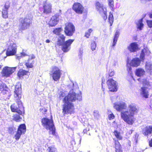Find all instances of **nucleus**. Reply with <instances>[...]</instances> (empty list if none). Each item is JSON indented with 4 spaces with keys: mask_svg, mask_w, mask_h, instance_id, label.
I'll return each instance as SVG.
<instances>
[{
    "mask_svg": "<svg viewBox=\"0 0 152 152\" xmlns=\"http://www.w3.org/2000/svg\"><path fill=\"white\" fill-rule=\"evenodd\" d=\"M127 69L129 73L130 74H131L132 72L131 70H132V67L129 64H128V63L127 62Z\"/></svg>",
    "mask_w": 152,
    "mask_h": 152,
    "instance_id": "nucleus-45",
    "label": "nucleus"
},
{
    "mask_svg": "<svg viewBox=\"0 0 152 152\" xmlns=\"http://www.w3.org/2000/svg\"><path fill=\"white\" fill-rule=\"evenodd\" d=\"M113 107L117 111H120L126 108L127 105L123 102H116L114 104Z\"/></svg>",
    "mask_w": 152,
    "mask_h": 152,
    "instance_id": "nucleus-13",
    "label": "nucleus"
},
{
    "mask_svg": "<svg viewBox=\"0 0 152 152\" xmlns=\"http://www.w3.org/2000/svg\"><path fill=\"white\" fill-rule=\"evenodd\" d=\"M137 137H138V136L137 135H135V138L136 139L137 138Z\"/></svg>",
    "mask_w": 152,
    "mask_h": 152,
    "instance_id": "nucleus-58",
    "label": "nucleus"
},
{
    "mask_svg": "<svg viewBox=\"0 0 152 152\" xmlns=\"http://www.w3.org/2000/svg\"><path fill=\"white\" fill-rule=\"evenodd\" d=\"M127 48L131 52H136L138 49V45L135 42L131 43L128 46Z\"/></svg>",
    "mask_w": 152,
    "mask_h": 152,
    "instance_id": "nucleus-21",
    "label": "nucleus"
},
{
    "mask_svg": "<svg viewBox=\"0 0 152 152\" xmlns=\"http://www.w3.org/2000/svg\"><path fill=\"white\" fill-rule=\"evenodd\" d=\"M42 126L47 129L49 130L53 135L55 134V128L52 120L43 118L42 120Z\"/></svg>",
    "mask_w": 152,
    "mask_h": 152,
    "instance_id": "nucleus-4",
    "label": "nucleus"
},
{
    "mask_svg": "<svg viewBox=\"0 0 152 152\" xmlns=\"http://www.w3.org/2000/svg\"><path fill=\"white\" fill-rule=\"evenodd\" d=\"M143 19L142 18L139 20L137 23V28L140 30H142L143 27V24L142 23Z\"/></svg>",
    "mask_w": 152,
    "mask_h": 152,
    "instance_id": "nucleus-30",
    "label": "nucleus"
},
{
    "mask_svg": "<svg viewBox=\"0 0 152 152\" xmlns=\"http://www.w3.org/2000/svg\"><path fill=\"white\" fill-rule=\"evenodd\" d=\"M150 17L151 18H152V13L150 14Z\"/></svg>",
    "mask_w": 152,
    "mask_h": 152,
    "instance_id": "nucleus-56",
    "label": "nucleus"
},
{
    "mask_svg": "<svg viewBox=\"0 0 152 152\" xmlns=\"http://www.w3.org/2000/svg\"><path fill=\"white\" fill-rule=\"evenodd\" d=\"M150 53V51L147 48H145L142 51L140 56V58L142 60H144L145 54L148 55Z\"/></svg>",
    "mask_w": 152,
    "mask_h": 152,
    "instance_id": "nucleus-28",
    "label": "nucleus"
},
{
    "mask_svg": "<svg viewBox=\"0 0 152 152\" xmlns=\"http://www.w3.org/2000/svg\"><path fill=\"white\" fill-rule=\"evenodd\" d=\"M9 131L11 132H12L14 130V128L12 127H10L9 128Z\"/></svg>",
    "mask_w": 152,
    "mask_h": 152,
    "instance_id": "nucleus-51",
    "label": "nucleus"
},
{
    "mask_svg": "<svg viewBox=\"0 0 152 152\" xmlns=\"http://www.w3.org/2000/svg\"><path fill=\"white\" fill-rule=\"evenodd\" d=\"M104 89L103 88V91H104Z\"/></svg>",
    "mask_w": 152,
    "mask_h": 152,
    "instance_id": "nucleus-60",
    "label": "nucleus"
},
{
    "mask_svg": "<svg viewBox=\"0 0 152 152\" xmlns=\"http://www.w3.org/2000/svg\"><path fill=\"white\" fill-rule=\"evenodd\" d=\"M27 56V54L24 52H22L18 54L16 56V58L17 59H19L21 57L25 56Z\"/></svg>",
    "mask_w": 152,
    "mask_h": 152,
    "instance_id": "nucleus-34",
    "label": "nucleus"
},
{
    "mask_svg": "<svg viewBox=\"0 0 152 152\" xmlns=\"http://www.w3.org/2000/svg\"><path fill=\"white\" fill-rule=\"evenodd\" d=\"M49 149V151L48 152H56L57 150L54 147H49L48 148Z\"/></svg>",
    "mask_w": 152,
    "mask_h": 152,
    "instance_id": "nucleus-43",
    "label": "nucleus"
},
{
    "mask_svg": "<svg viewBox=\"0 0 152 152\" xmlns=\"http://www.w3.org/2000/svg\"><path fill=\"white\" fill-rule=\"evenodd\" d=\"M73 9L77 13L80 14L83 12L84 7L80 4L77 3L74 4Z\"/></svg>",
    "mask_w": 152,
    "mask_h": 152,
    "instance_id": "nucleus-14",
    "label": "nucleus"
},
{
    "mask_svg": "<svg viewBox=\"0 0 152 152\" xmlns=\"http://www.w3.org/2000/svg\"><path fill=\"white\" fill-rule=\"evenodd\" d=\"M65 95L64 93H62L60 96V99H62V98L61 97L65 96Z\"/></svg>",
    "mask_w": 152,
    "mask_h": 152,
    "instance_id": "nucleus-48",
    "label": "nucleus"
},
{
    "mask_svg": "<svg viewBox=\"0 0 152 152\" xmlns=\"http://www.w3.org/2000/svg\"><path fill=\"white\" fill-rule=\"evenodd\" d=\"M138 80L142 84L143 86L147 87L148 88H151V84L148 79L144 78L141 80L140 79H138Z\"/></svg>",
    "mask_w": 152,
    "mask_h": 152,
    "instance_id": "nucleus-25",
    "label": "nucleus"
},
{
    "mask_svg": "<svg viewBox=\"0 0 152 152\" xmlns=\"http://www.w3.org/2000/svg\"><path fill=\"white\" fill-rule=\"evenodd\" d=\"M109 76L110 77H112L115 74L113 70L112 69H110L109 70Z\"/></svg>",
    "mask_w": 152,
    "mask_h": 152,
    "instance_id": "nucleus-46",
    "label": "nucleus"
},
{
    "mask_svg": "<svg viewBox=\"0 0 152 152\" xmlns=\"http://www.w3.org/2000/svg\"><path fill=\"white\" fill-rule=\"evenodd\" d=\"M35 57L34 55H32L29 56L28 60L26 61L25 65L28 68H32L33 67V64L34 63V61L33 59Z\"/></svg>",
    "mask_w": 152,
    "mask_h": 152,
    "instance_id": "nucleus-15",
    "label": "nucleus"
},
{
    "mask_svg": "<svg viewBox=\"0 0 152 152\" xmlns=\"http://www.w3.org/2000/svg\"><path fill=\"white\" fill-rule=\"evenodd\" d=\"M75 31L74 26L71 23H69L65 24L64 32L66 35L72 36Z\"/></svg>",
    "mask_w": 152,
    "mask_h": 152,
    "instance_id": "nucleus-9",
    "label": "nucleus"
},
{
    "mask_svg": "<svg viewBox=\"0 0 152 152\" xmlns=\"http://www.w3.org/2000/svg\"><path fill=\"white\" fill-rule=\"evenodd\" d=\"M2 66L1 65H0V69L1 68Z\"/></svg>",
    "mask_w": 152,
    "mask_h": 152,
    "instance_id": "nucleus-59",
    "label": "nucleus"
},
{
    "mask_svg": "<svg viewBox=\"0 0 152 152\" xmlns=\"http://www.w3.org/2000/svg\"><path fill=\"white\" fill-rule=\"evenodd\" d=\"M93 30L92 29L90 28L88 29V32L90 34V33Z\"/></svg>",
    "mask_w": 152,
    "mask_h": 152,
    "instance_id": "nucleus-54",
    "label": "nucleus"
},
{
    "mask_svg": "<svg viewBox=\"0 0 152 152\" xmlns=\"http://www.w3.org/2000/svg\"><path fill=\"white\" fill-rule=\"evenodd\" d=\"M107 83L110 91L115 92L117 91V85L115 81L112 79H109Z\"/></svg>",
    "mask_w": 152,
    "mask_h": 152,
    "instance_id": "nucleus-12",
    "label": "nucleus"
},
{
    "mask_svg": "<svg viewBox=\"0 0 152 152\" xmlns=\"http://www.w3.org/2000/svg\"><path fill=\"white\" fill-rule=\"evenodd\" d=\"M145 71L142 68H138L136 69L135 74L137 76H141L145 75Z\"/></svg>",
    "mask_w": 152,
    "mask_h": 152,
    "instance_id": "nucleus-26",
    "label": "nucleus"
},
{
    "mask_svg": "<svg viewBox=\"0 0 152 152\" xmlns=\"http://www.w3.org/2000/svg\"><path fill=\"white\" fill-rule=\"evenodd\" d=\"M114 134L116 137L119 140L122 139V137L121 136L120 133L117 131H115L114 132Z\"/></svg>",
    "mask_w": 152,
    "mask_h": 152,
    "instance_id": "nucleus-33",
    "label": "nucleus"
},
{
    "mask_svg": "<svg viewBox=\"0 0 152 152\" xmlns=\"http://www.w3.org/2000/svg\"><path fill=\"white\" fill-rule=\"evenodd\" d=\"M151 88L147 87L145 86H143L141 88L140 94L142 96L145 98H148L149 95L148 90Z\"/></svg>",
    "mask_w": 152,
    "mask_h": 152,
    "instance_id": "nucleus-18",
    "label": "nucleus"
},
{
    "mask_svg": "<svg viewBox=\"0 0 152 152\" xmlns=\"http://www.w3.org/2000/svg\"><path fill=\"white\" fill-rule=\"evenodd\" d=\"M9 7V2H7L3 9L2 12V16L3 18H6L8 17V13L7 10Z\"/></svg>",
    "mask_w": 152,
    "mask_h": 152,
    "instance_id": "nucleus-22",
    "label": "nucleus"
},
{
    "mask_svg": "<svg viewBox=\"0 0 152 152\" xmlns=\"http://www.w3.org/2000/svg\"><path fill=\"white\" fill-rule=\"evenodd\" d=\"M90 35V34L89 33L88 31L86 32L85 33V36L86 37H89V36Z\"/></svg>",
    "mask_w": 152,
    "mask_h": 152,
    "instance_id": "nucleus-50",
    "label": "nucleus"
},
{
    "mask_svg": "<svg viewBox=\"0 0 152 152\" xmlns=\"http://www.w3.org/2000/svg\"><path fill=\"white\" fill-rule=\"evenodd\" d=\"M15 68L6 66L2 71V76L6 77H9L15 71Z\"/></svg>",
    "mask_w": 152,
    "mask_h": 152,
    "instance_id": "nucleus-10",
    "label": "nucleus"
},
{
    "mask_svg": "<svg viewBox=\"0 0 152 152\" xmlns=\"http://www.w3.org/2000/svg\"><path fill=\"white\" fill-rule=\"evenodd\" d=\"M29 72L28 71H26L23 69H20L18 73V77L20 78L24 75H28Z\"/></svg>",
    "mask_w": 152,
    "mask_h": 152,
    "instance_id": "nucleus-27",
    "label": "nucleus"
},
{
    "mask_svg": "<svg viewBox=\"0 0 152 152\" xmlns=\"http://www.w3.org/2000/svg\"><path fill=\"white\" fill-rule=\"evenodd\" d=\"M149 144L150 147H152V139L151 140L149 141Z\"/></svg>",
    "mask_w": 152,
    "mask_h": 152,
    "instance_id": "nucleus-52",
    "label": "nucleus"
},
{
    "mask_svg": "<svg viewBox=\"0 0 152 152\" xmlns=\"http://www.w3.org/2000/svg\"><path fill=\"white\" fill-rule=\"evenodd\" d=\"M139 111V108L137 105L131 103L129 104L126 110L122 111L121 113L122 118L127 124L132 125L134 122V116Z\"/></svg>",
    "mask_w": 152,
    "mask_h": 152,
    "instance_id": "nucleus-2",
    "label": "nucleus"
},
{
    "mask_svg": "<svg viewBox=\"0 0 152 152\" xmlns=\"http://www.w3.org/2000/svg\"><path fill=\"white\" fill-rule=\"evenodd\" d=\"M105 11H104V12H102V13H100L102 15V16L104 19V20H105L107 19V10H105V13L104 12Z\"/></svg>",
    "mask_w": 152,
    "mask_h": 152,
    "instance_id": "nucleus-44",
    "label": "nucleus"
},
{
    "mask_svg": "<svg viewBox=\"0 0 152 152\" xmlns=\"http://www.w3.org/2000/svg\"><path fill=\"white\" fill-rule=\"evenodd\" d=\"M68 87L71 90L67 96H65L63 102L64 104L63 105V112L64 114L70 113L73 110L74 106L71 102H75L76 99L79 101L82 100L81 92L80 91L79 94L76 95L75 93L73 91L75 89L73 83H71Z\"/></svg>",
    "mask_w": 152,
    "mask_h": 152,
    "instance_id": "nucleus-1",
    "label": "nucleus"
},
{
    "mask_svg": "<svg viewBox=\"0 0 152 152\" xmlns=\"http://www.w3.org/2000/svg\"><path fill=\"white\" fill-rule=\"evenodd\" d=\"M142 133L146 136L151 134L152 133V125L147 126H145L143 129Z\"/></svg>",
    "mask_w": 152,
    "mask_h": 152,
    "instance_id": "nucleus-19",
    "label": "nucleus"
},
{
    "mask_svg": "<svg viewBox=\"0 0 152 152\" xmlns=\"http://www.w3.org/2000/svg\"><path fill=\"white\" fill-rule=\"evenodd\" d=\"M51 5L47 1L44 2L43 8V12L46 14L49 13L51 12Z\"/></svg>",
    "mask_w": 152,
    "mask_h": 152,
    "instance_id": "nucleus-17",
    "label": "nucleus"
},
{
    "mask_svg": "<svg viewBox=\"0 0 152 152\" xmlns=\"http://www.w3.org/2000/svg\"><path fill=\"white\" fill-rule=\"evenodd\" d=\"M147 23H148V26L150 28L152 27V20H147Z\"/></svg>",
    "mask_w": 152,
    "mask_h": 152,
    "instance_id": "nucleus-47",
    "label": "nucleus"
},
{
    "mask_svg": "<svg viewBox=\"0 0 152 152\" xmlns=\"http://www.w3.org/2000/svg\"><path fill=\"white\" fill-rule=\"evenodd\" d=\"M19 115L20 114L18 113L14 115V119L16 121L18 122L20 121V118Z\"/></svg>",
    "mask_w": 152,
    "mask_h": 152,
    "instance_id": "nucleus-36",
    "label": "nucleus"
},
{
    "mask_svg": "<svg viewBox=\"0 0 152 152\" xmlns=\"http://www.w3.org/2000/svg\"><path fill=\"white\" fill-rule=\"evenodd\" d=\"M18 105V107L20 109H19L18 107H17L15 105V104H13L11 106V109L12 111V112H16L18 113L19 114L21 115L23 114L24 113V110L23 107V108L22 107H19V105Z\"/></svg>",
    "mask_w": 152,
    "mask_h": 152,
    "instance_id": "nucleus-16",
    "label": "nucleus"
},
{
    "mask_svg": "<svg viewBox=\"0 0 152 152\" xmlns=\"http://www.w3.org/2000/svg\"><path fill=\"white\" fill-rule=\"evenodd\" d=\"M8 48L6 51L7 56L15 55L16 53L17 46L16 44L12 41L10 42L7 44Z\"/></svg>",
    "mask_w": 152,
    "mask_h": 152,
    "instance_id": "nucleus-7",
    "label": "nucleus"
},
{
    "mask_svg": "<svg viewBox=\"0 0 152 152\" xmlns=\"http://www.w3.org/2000/svg\"><path fill=\"white\" fill-rule=\"evenodd\" d=\"M6 85L2 82H0V90L1 91H3L6 87Z\"/></svg>",
    "mask_w": 152,
    "mask_h": 152,
    "instance_id": "nucleus-39",
    "label": "nucleus"
},
{
    "mask_svg": "<svg viewBox=\"0 0 152 152\" xmlns=\"http://www.w3.org/2000/svg\"><path fill=\"white\" fill-rule=\"evenodd\" d=\"M58 15H56L53 16L49 21V24L51 26H55L58 23Z\"/></svg>",
    "mask_w": 152,
    "mask_h": 152,
    "instance_id": "nucleus-23",
    "label": "nucleus"
},
{
    "mask_svg": "<svg viewBox=\"0 0 152 152\" xmlns=\"http://www.w3.org/2000/svg\"><path fill=\"white\" fill-rule=\"evenodd\" d=\"M50 74L55 81H57L60 79L61 73V71L58 67L54 66L52 68Z\"/></svg>",
    "mask_w": 152,
    "mask_h": 152,
    "instance_id": "nucleus-8",
    "label": "nucleus"
},
{
    "mask_svg": "<svg viewBox=\"0 0 152 152\" xmlns=\"http://www.w3.org/2000/svg\"><path fill=\"white\" fill-rule=\"evenodd\" d=\"M145 67L147 70H151L152 68V65L150 63H146Z\"/></svg>",
    "mask_w": 152,
    "mask_h": 152,
    "instance_id": "nucleus-42",
    "label": "nucleus"
},
{
    "mask_svg": "<svg viewBox=\"0 0 152 152\" xmlns=\"http://www.w3.org/2000/svg\"><path fill=\"white\" fill-rule=\"evenodd\" d=\"M140 62L141 60L139 58H135L131 61L129 65L133 67H137L140 65Z\"/></svg>",
    "mask_w": 152,
    "mask_h": 152,
    "instance_id": "nucleus-24",
    "label": "nucleus"
},
{
    "mask_svg": "<svg viewBox=\"0 0 152 152\" xmlns=\"http://www.w3.org/2000/svg\"><path fill=\"white\" fill-rule=\"evenodd\" d=\"M62 31V29L61 28H58L55 29L53 30V32L54 34H55L57 35H59L60 34H61L60 32Z\"/></svg>",
    "mask_w": 152,
    "mask_h": 152,
    "instance_id": "nucleus-32",
    "label": "nucleus"
},
{
    "mask_svg": "<svg viewBox=\"0 0 152 152\" xmlns=\"http://www.w3.org/2000/svg\"><path fill=\"white\" fill-rule=\"evenodd\" d=\"M32 19L26 17L24 18H21L19 20V28L25 30L28 28L32 24Z\"/></svg>",
    "mask_w": 152,
    "mask_h": 152,
    "instance_id": "nucleus-5",
    "label": "nucleus"
},
{
    "mask_svg": "<svg viewBox=\"0 0 152 152\" xmlns=\"http://www.w3.org/2000/svg\"><path fill=\"white\" fill-rule=\"evenodd\" d=\"M60 39H58L57 44L59 46H61V50L64 53L68 52L71 48V45L74 41V39H69L65 42V37L64 35L61 34L59 35Z\"/></svg>",
    "mask_w": 152,
    "mask_h": 152,
    "instance_id": "nucleus-3",
    "label": "nucleus"
},
{
    "mask_svg": "<svg viewBox=\"0 0 152 152\" xmlns=\"http://www.w3.org/2000/svg\"><path fill=\"white\" fill-rule=\"evenodd\" d=\"M109 22L110 23V26H111L113 24L114 18L112 13L111 12H110V14L108 17Z\"/></svg>",
    "mask_w": 152,
    "mask_h": 152,
    "instance_id": "nucleus-31",
    "label": "nucleus"
},
{
    "mask_svg": "<svg viewBox=\"0 0 152 152\" xmlns=\"http://www.w3.org/2000/svg\"><path fill=\"white\" fill-rule=\"evenodd\" d=\"M108 118L110 120H111L114 118H115V116L113 115V114L111 113V111H108Z\"/></svg>",
    "mask_w": 152,
    "mask_h": 152,
    "instance_id": "nucleus-38",
    "label": "nucleus"
},
{
    "mask_svg": "<svg viewBox=\"0 0 152 152\" xmlns=\"http://www.w3.org/2000/svg\"><path fill=\"white\" fill-rule=\"evenodd\" d=\"M96 8L97 11H98L99 13H102V12L106 10V8L104 7L103 4L100 3L99 2H96Z\"/></svg>",
    "mask_w": 152,
    "mask_h": 152,
    "instance_id": "nucleus-20",
    "label": "nucleus"
},
{
    "mask_svg": "<svg viewBox=\"0 0 152 152\" xmlns=\"http://www.w3.org/2000/svg\"><path fill=\"white\" fill-rule=\"evenodd\" d=\"M93 114L95 118L98 119H99V112L96 110H95L94 111Z\"/></svg>",
    "mask_w": 152,
    "mask_h": 152,
    "instance_id": "nucleus-35",
    "label": "nucleus"
},
{
    "mask_svg": "<svg viewBox=\"0 0 152 152\" xmlns=\"http://www.w3.org/2000/svg\"><path fill=\"white\" fill-rule=\"evenodd\" d=\"M93 30L92 29L90 28L88 29V32L90 34V33Z\"/></svg>",
    "mask_w": 152,
    "mask_h": 152,
    "instance_id": "nucleus-53",
    "label": "nucleus"
},
{
    "mask_svg": "<svg viewBox=\"0 0 152 152\" xmlns=\"http://www.w3.org/2000/svg\"><path fill=\"white\" fill-rule=\"evenodd\" d=\"M109 2V5L111 9L113 10V7L114 6V2L113 0H108Z\"/></svg>",
    "mask_w": 152,
    "mask_h": 152,
    "instance_id": "nucleus-40",
    "label": "nucleus"
},
{
    "mask_svg": "<svg viewBox=\"0 0 152 152\" xmlns=\"http://www.w3.org/2000/svg\"><path fill=\"white\" fill-rule=\"evenodd\" d=\"M119 31L118 30H117L114 35L113 39L117 40L119 36Z\"/></svg>",
    "mask_w": 152,
    "mask_h": 152,
    "instance_id": "nucleus-41",
    "label": "nucleus"
},
{
    "mask_svg": "<svg viewBox=\"0 0 152 152\" xmlns=\"http://www.w3.org/2000/svg\"><path fill=\"white\" fill-rule=\"evenodd\" d=\"M87 131V130H86V129H85L83 130V132L85 133H86V132Z\"/></svg>",
    "mask_w": 152,
    "mask_h": 152,
    "instance_id": "nucleus-57",
    "label": "nucleus"
},
{
    "mask_svg": "<svg viewBox=\"0 0 152 152\" xmlns=\"http://www.w3.org/2000/svg\"><path fill=\"white\" fill-rule=\"evenodd\" d=\"M14 92L15 94L14 97L17 103L19 105V107H20L23 108L22 103L20 100L21 98V89L20 86V85H17L15 86Z\"/></svg>",
    "mask_w": 152,
    "mask_h": 152,
    "instance_id": "nucleus-6",
    "label": "nucleus"
},
{
    "mask_svg": "<svg viewBox=\"0 0 152 152\" xmlns=\"http://www.w3.org/2000/svg\"><path fill=\"white\" fill-rule=\"evenodd\" d=\"M96 46V45L95 42L94 41L92 42L91 44V49L93 51L95 50Z\"/></svg>",
    "mask_w": 152,
    "mask_h": 152,
    "instance_id": "nucleus-37",
    "label": "nucleus"
},
{
    "mask_svg": "<svg viewBox=\"0 0 152 152\" xmlns=\"http://www.w3.org/2000/svg\"><path fill=\"white\" fill-rule=\"evenodd\" d=\"M117 40L113 39V42L112 44V46L114 47L116 45Z\"/></svg>",
    "mask_w": 152,
    "mask_h": 152,
    "instance_id": "nucleus-49",
    "label": "nucleus"
},
{
    "mask_svg": "<svg viewBox=\"0 0 152 152\" xmlns=\"http://www.w3.org/2000/svg\"><path fill=\"white\" fill-rule=\"evenodd\" d=\"M114 140L115 142V148L116 149V152H122L121 150V145L120 143L118 140H115L114 139Z\"/></svg>",
    "mask_w": 152,
    "mask_h": 152,
    "instance_id": "nucleus-29",
    "label": "nucleus"
},
{
    "mask_svg": "<svg viewBox=\"0 0 152 152\" xmlns=\"http://www.w3.org/2000/svg\"><path fill=\"white\" fill-rule=\"evenodd\" d=\"M26 132V127L24 124L20 125L19 127L17 133L15 134V137L17 140L19 139L22 134H25Z\"/></svg>",
    "mask_w": 152,
    "mask_h": 152,
    "instance_id": "nucleus-11",
    "label": "nucleus"
},
{
    "mask_svg": "<svg viewBox=\"0 0 152 152\" xmlns=\"http://www.w3.org/2000/svg\"><path fill=\"white\" fill-rule=\"evenodd\" d=\"M45 42L47 43H49L50 42V40L48 39L46 40Z\"/></svg>",
    "mask_w": 152,
    "mask_h": 152,
    "instance_id": "nucleus-55",
    "label": "nucleus"
}]
</instances>
